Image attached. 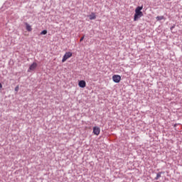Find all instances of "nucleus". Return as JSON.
<instances>
[{"label": "nucleus", "mask_w": 182, "mask_h": 182, "mask_svg": "<svg viewBox=\"0 0 182 182\" xmlns=\"http://www.w3.org/2000/svg\"><path fill=\"white\" fill-rule=\"evenodd\" d=\"M90 21H93V19H96V13L92 12L91 14L88 16Z\"/></svg>", "instance_id": "obj_8"}, {"label": "nucleus", "mask_w": 182, "mask_h": 182, "mask_svg": "<svg viewBox=\"0 0 182 182\" xmlns=\"http://www.w3.org/2000/svg\"><path fill=\"white\" fill-rule=\"evenodd\" d=\"M93 134H95V136H99L100 134V128L99 127H94Z\"/></svg>", "instance_id": "obj_5"}, {"label": "nucleus", "mask_w": 182, "mask_h": 182, "mask_svg": "<svg viewBox=\"0 0 182 182\" xmlns=\"http://www.w3.org/2000/svg\"><path fill=\"white\" fill-rule=\"evenodd\" d=\"M156 21H163V19H165V18L164 16H158L156 17Z\"/></svg>", "instance_id": "obj_9"}, {"label": "nucleus", "mask_w": 182, "mask_h": 182, "mask_svg": "<svg viewBox=\"0 0 182 182\" xmlns=\"http://www.w3.org/2000/svg\"><path fill=\"white\" fill-rule=\"evenodd\" d=\"M143 10V6H138L135 9V14L134 16V21L136 22V21H139L143 16V12L141 11Z\"/></svg>", "instance_id": "obj_1"}, {"label": "nucleus", "mask_w": 182, "mask_h": 182, "mask_svg": "<svg viewBox=\"0 0 182 182\" xmlns=\"http://www.w3.org/2000/svg\"><path fill=\"white\" fill-rule=\"evenodd\" d=\"M72 56H73V53L72 52H67L65 53L63 59H62V62L63 63H64V62L67 60L69 59L70 58H72Z\"/></svg>", "instance_id": "obj_2"}, {"label": "nucleus", "mask_w": 182, "mask_h": 182, "mask_svg": "<svg viewBox=\"0 0 182 182\" xmlns=\"http://www.w3.org/2000/svg\"><path fill=\"white\" fill-rule=\"evenodd\" d=\"M46 33H48V31L44 30L41 33V35H46Z\"/></svg>", "instance_id": "obj_11"}, {"label": "nucleus", "mask_w": 182, "mask_h": 182, "mask_svg": "<svg viewBox=\"0 0 182 182\" xmlns=\"http://www.w3.org/2000/svg\"><path fill=\"white\" fill-rule=\"evenodd\" d=\"M78 86L80 87H82V88L86 87V81H85V80H80L78 82Z\"/></svg>", "instance_id": "obj_6"}, {"label": "nucleus", "mask_w": 182, "mask_h": 182, "mask_svg": "<svg viewBox=\"0 0 182 182\" xmlns=\"http://www.w3.org/2000/svg\"><path fill=\"white\" fill-rule=\"evenodd\" d=\"M19 90V85H17L16 87H15V92H18Z\"/></svg>", "instance_id": "obj_12"}, {"label": "nucleus", "mask_w": 182, "mask_h": 182, "mask_svg": "<svg viewBox=\"0 0 182 182\" xmlns=\"http://www.w3.org/2000/svg\"><path fill=\"white\" fill-rule=\"evenodd\" d=\"M25 25L26 31H28V32H32V26L28 23H25Z\"/></svg>", "instance_id": "obj_7"}, {"label": "nucleus", "mask_w": 182, "mask_h": 182, "mask_svg": "<svg viewBox=\"0 0 182 182\" xmlns=\"http://www.w3.org/2000/svg\"><path fill=\"white\" fill-rule=\"evenodd\" d=\"M112 80L114 83H120V80H122V77L119 75H114L112 76Z\"/></svg>", "instance_id": "obj_3"}, {"label": "nucleus", "mask_w": 182, "mask_h": 182, "mask_svg": "<svg viewBox=\"0 0 182 182\" xmlns=\"http://www.w3.org/2000/svg\"><path fill=\"white\" fill-rule=\"evenodd\" d=\"M36 68H38V63H33L30 65V67H29V68H28V72H31L32 70H35V69H36Z\"/></svg>", "instance_id": "obj_4"}, {"label": "nucleus", "mask_w": 182, "mask_h": 182, "mask_svg": "<svg viewBox=\"0 0 182 182\" xmlns=\"http://www.w3.org/2000/svg\"><path fill=\"white\" fill-rule=\"evenodd\" d=\"M174 28H176V26H173L172 27H171V31H173V29H174Z\"/></svg>", "instance_id": "obj_14"}, {"label": "nucleus", "mask_w": 182, "mask_h": 182, "mask_svg": "<svg viewBox=\"0 0 182 182\" xmlns=\"http://www.w3.org/2000/svg\"><path fill=\"white\" fill-rule=\"evenodd\" d=\"M83 39H85V36L81 37L80 40V42H82L83 41Z\"/></svg>", "instance_id": "obj_13"}, {"label": "nucleus", "mask_w": 182, "mask_h": 182, "mask_svg": "<svg viewBox=\"0 0 182 182\" xmlns=\"http://www.w3.org/2000/svg\"><path fill=\"white\" fill-rule=\"evenodd\" d=\"M161 177V172H159L157 173L156 177L155 178V180H159Z\"/></svg>", "instance_id": "obj_10"}]
</instances>
